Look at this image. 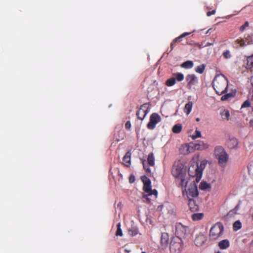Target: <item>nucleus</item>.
Returning a JSON list of instances; mask_svg holds the SVG:
<instances>
[{"label":"nucleus","mask_w":253,"mask_h":253,"mask_svg":"<svg viewBox=\"0 0 253 253\" xmlns=\"http://www.w3.org/2000/svg\"><path fill=\"white\" fill-rule=\"evenodd\" d=\"M141 180L143 183V190L146 194H143L142 199L145 203H151L152 199L149 198L153 196V199H156L158 196V192L156 189H151V182L149 178L146 176L141 177Z\"/></svg>","instance_id":"1"},{"label":"nucleus","mask_w":253,"mask_h":253,"mask_svg":"<svg viewBox=\"0 0 253 253\" xmlns=\"http://www.w3.org/2000/svg\"><path fill=\"white\" fill-rule=\"evenodd\" d=\"M228 81L223 75L216 76L212 82V86L216 93L221 95L227 92Z\"/></svg>","instance_id":"2"},{"label":"nucleus","mask_w":253,"mask_h":253,"mask_svg":"<svg viewBox=\"0 0 253 253\" xmlns=\"http://www.w3.org/2000/svg\"><path fill=\"white\" fill-rule=\"evenodd\" d=\"M224 226L222 223L218 222L213 225L210 230L209 238L211 241L219 240L223 235Z\"/></svg>","instance_id":"3"},{"label":"nucleus","mask_w":253,"mask_h":253,"mask_svg":"<svg viewBox=\"0 0 253 253\" xmlns=\"http://www.w3.org/2000/svg\"><path fill=\"white\" fill-rule=\"evenodd\" d=\"M214 155L218 160L219 165L222 167H224L228 160V155L225 149L221 146H216L214 148Z\"/></svg>","instance_id":"4"},{"label":"nucleus","mask_w":253,"mask_h":253,"mask_svg":"<svg viewBox=\"0 0 253 253\" xmlns=\"http://www.w3.org/2000/svg\"><path fill=\"white\" fill-rule=\"evenodd\" d=\"M182 248L183 245L181 239L177 237L173 238L169 245L171 253H180Z\"/></svg>","instance_id":"5"},{"label":"nucleus","mask_w":253,"mask_h":253,"mask_svg":"<svg viewBox=\"0 0 253 253\" xmlns=\"http://www.w3.org/2000/svg\"><path fill=\"white\" fill-rule=\"evenodd\" d=\"M182 195L183 196L187 199H189V198L193 199L194 197L198 196V191L195 183L194 182L191 183L187 190H186V189L183 190Z\"/></svg>","instance_id":"6"},{"label":"nucleus","mask_w":253,"mask_h":253,"mask_svg":"<svg viewBox=\"0 0 253 253\" xmlns=\"http://www.w3.org/2000/svg\"><path fill=\"white\" fill-rule=\"evenodd\" d=\"M171 173L172 175L177 178L178 177H181L182 176L186 175V169H184V167L182 164L180 163L175 164L171 170Z\"/></svg>","instance_id":"7"},{"label":"nucleus","mask_w":253,"mask_h":253,"mask_svg":"<svg viewBox=\"0 0 253 253\" xmlns=\"http://www.w3.org/2000/svg\"><path fill=\"white\" fill-rule=\"evenodd\" d=\"M161 117L157 113H152L150 117V120L147 125V127L148 129L152 130L154 129L156 125L161 121Z\"/></svg>","instance_id":"8"},{"label":"nucleus","mask_w":253,"mask_h":253,"mask_svg":"<svg viewBox=\"0 0 253 253\" xmlns=\"http://www.w3.org/2000/svg\"><path fill=\"white\" fill-rule=\"evenodd\" d=\"M198 164L191 165L188 169V173L190 176L196 177V180L198 181L201 178V171L199 170Z\"/></svg>","instance_id":"9"},{"label":"nucleus","mask_w":253,"mask_h":253,"mask_svg":"<svg viewBox=\"0 0 253 253\" xmlns=\"http://www.w3.org/2000/svg\"><path fill=\"white\" fill-rule=\"evenodd\" d=\"M188 228L185 226L180 223H178L175 226V234L176 237H184L187 233Z\"/></svg>","instance_id":"10"},{"label":"nucleus","mask_w":253,"mask_h":253,"mask_svg":"<svg viewBox=\"0 0 253 253\" xmlns=\"http://www.w3.org/2000/svg\"><path fill=\"white\" fill-rule=\"evenodd\" d=\"M149 108L148 104L144 103L141 105L136 114L137 118L140 120H143L149 112Z\"/></svg>","instance_id":"11"},{"label":"nucleus","mask_w":253,"mask_h":253,"mask_svg":"<svg viewBox=\"0 0 253 253\" xmlns=\"http://www.w3.org/2000/svg\"><path fill=\"white\" fill-rule=\"evenodd\" d=\"M186 81L187 83V87L189 88L197 84L198 83V80L196 76L194 74H189L186 77Z\"/></svg>","instance_id":"12"},{"label":"nucleus","mask_w":253,"mask_h":253,"mask_svg":"<svg viewBox=\"0 0 253 253\" xmlns=\"http://www.w3.org/2000/svg\"><path fill=\"white\" fill-rule=\"evenodd\" d=\"M194 147L187 144L182 145L179 148L180 153L184 155L188 154L189 153L194 152Z\"/></svg>","instance_id":"13"},{"label":"nucleus","mask_w":253,"mask_h":253,"mask_svg":"<svg viewBox=\"0 0 253 253\" xmlns=\"http://www.w3.org/2000/svg\"><path fill=\"white\" fill-rule=\"evenodd\" d=\"M206 240V237L203 234H199L196 237L194 243L196 246L200 247L202 246Z\"/></svg>","instance_id":"14"},{"label":"nucleus","mask_w":253,"mask_h":253,"mask_svg":"<svg viewBox=\"0 0 253 253\" xmlns=\"http://www.w3.org/2000/svg\"><path fill=\"white\" fill-rule=\"evenodd\" d=\"M188 200V206L189 209L192 212H195L199 210V206L197 204L195 200L192 198L187 199Z\"/></svg>","instance_id":"15"},{"label":"nucleus","mask_w":253,"mask_h":253,"mask_svg":"<svg viewBox=\"0 0 253 253\" xmlns=\"http://www.w3.org/2000/svg\"><path fill=\"white\" fill-rule=\"evenodd\" d=\"M190 34V33L185 32L183 34H182L181 35H180L179 37L175 38L171 42L170 44V47L171 49H173V48L175 46L176 43L177 42H179L182 41V39L185 37L186 36L189 35Z\"/></svg>","instance_id":"16"},{"label":"nucleus","mask_w":253,"mask_h":253,"mask_svg":"<svg viewBox=\"0 0 253 253\" xmlns=\"http://www.w3.org/2000/svg\"><path fill=\"white\" fill-rule=\"evenodd\" d=\"M123 164L127 167H129L131 165V153L127 152L123 159Z\"/></svg>","instance_id":"17"},{"label":"nucleus","mask_w":253,"mask_h":253,"mask_svg":"<svg viewBox=\"0 0 253 253\" xmlns=\"http://www.w3.org/2000/svg\"><path fill=\"white\" fill-rule=\"evenodd\" d=\"M187 178V177L186 176V175L184 176H182L181 177H178L177 178H176L177 181H179V185L180 186L182 191L183 190L186 189V187L187 186L188 183Z\"/></svg>","instance_id":"18"},{"label":"nucleus","mask_w":253,"mask_h":253,"mask_svg":"<svg viewBox=\"0 0 253 253\" xmlns=\"http://www.w3.org/2000/svg\"><path fill=\"white\" fill-rule=\"evenodd\" d=\"M238 141L235 137H230L227 141V145L229 148H236L238 145Z\"/></svg>","instance_id":"19"},{"label":"nucleus","mask_w":253,"mask_h":253,"mask_svg":"<svg viewBox=\"0 0 253 253\" xmlns=\"http://www.w3.org/2000/svg\"><path fill=\"white\" fill-rule=\"evenodd\" d=\"M209 147V145L207 143H204L203 141H200L198 143L194 145V150H203L207 149Z\"/></svg>","instance_id":"20"},{"label":"nucleus","mask_w":253,"mask_h":253,"mask_svg":"<svg viewBox=\"0 0 253 253\" xmlns=\"http://www.w3.org/2000/svg\"><path fill=\"white\" fill-rule=\"evenodd\" d=\"M169 238L168 234L163 233L161 235V242L162 246L166 247L169 243Z\"/></svg>","instance_id":"21"},{"label":"nucleus","mask_w":253,"mask_h":253,"mask_svg":"<svg viewBox=\"0 0 253 253\" xmlns=\"http://www.w3.org/2000/svg\"><path fill=\"white\" fill-rule=\"evenodd\" d=\"M218 247L221 250L227 249L230 246V243L228 240L224 239L218 243Z\"/></svg>","instance_id":"22"},{"label":"nucleus","mask_w":253,"mask_h":253,"mask_svg":"<svg viewBox=\"0 0 253 253\" xmlns=\"http://www.w3.org/2000/svg\"><path fill=\"white\" fill-rule=\"evenodd\" d=\"M246 68L252 70L253 68V54L247 57Z\"/></svg>","instance_id":"23"},{"label":"nucleus","mask_w":253,"mask_h":253,"mask_svg":"<svg viewBox=\"0 0 253 253\" xmlns=\"http://www.w3.org/2000/svg\"><path fill=\"white\" fill-rule=\"evenodd\" d=\"M193 107V103L191 101L188 102L184 106L183 111L187 115L190 114Z\"/></svg>","instance_id":"24"},{"label":"nucleus","mask_w":253,"mask_h":253,"mask_svg":"<svg viewBox=\"0 0 253 253\" xmlns=\"http://www.w3.org/2000/svg\"><path fill=\"white\" fill-rule=\"evenodd\" d=\"M193 62L192 61H186L181 65V67L185 69H191L193 67Z\"/></svg>","instance_id":"25"},{"label":"nucleus","mask_w":253,"mask_h":253,"mask_svg":"<svg viewBox=\"0 0 253 253\" xmlns=\"http://www.w3.org/2000/svg\"><path fill=\"white\" fill-rule=\"evenodd\" d=\"M200 189L203 190H210L211 188V186L210 184L205 182L202 181L200 184Z\"/></svg>","instance_id":"26"},{"label":"nucleus","mask_w":253,"mask_h":253,"mask_svg":"<svg viewBox=\"0 0 253 253\" xmlns=\"http://www.w3.org/2000/svg\"><path fill=\"white\" fill-rule=\"evenodd\" d=\"M147 163L150 166H154L155 165V158L152 153L149 154L147 158Z\"/></svg>","instance_id":"27"},{"label":"nucleus","mask_w":253,"mask_h":253,"mask_svg":"<svg viewBox=\"0 0 253 253\" xmlns=\"http://www.w3.org/2000/svg\"><path fill=\"white\" fill-rule=\"evenodd\" d=\"M204 217L203 213H195L192 215V219L194 221H198L202 219Z\"/></svg>","instance_id":"28"},{"label":"nucleus","mask_w":253,"mask_h":253,"mask_svg":"<svg viewBox=\"0 0 253 253\" xmlns=\"http://www.w3.org/2000/svg\"><path fill=\"white\" fill-rule=\"evenodd\" d=\"M220 115L223 119L228 120L230 116L229 111L224 109L220 113Z\"/></svg>","instance_id":"29"},{"label":"nucleus","mask_w":253,"mask_h":253,"mask_svg":"<svg viewBox=\"0 0 253 253\" xmlns=\"http://www.w3.org/2000/svg\"><path fill=\"white\" fill-rule=\"evenodd\" d=\"M182 126L181 124H176L174 125L172 129V130L174 133H178L181 132Z\"/></svg>","instance_id":"30"},{"label":"nucleus","mask_w":253,"mask_h":253,"mask_svg":"<svg viewBox=\"0 0 253 253\" xmlns=\"http://www.w3.org/2000/svg\"><path fill=\"white\" fill-rule=\"evenodd\" d=\"M173 75L175 80H176L178 82H181L184 79V75L181 73H174Z\"/></svg>","instance_id":"31"},{"label":"nucleus","mask_w":253,"mask_h":253,"mask_svg":"<svg viewBox=\"0 0 253 253\" xmlns=\"http://www.w3.org/2000/svg\"><path fill=\"white\" fill-rule=\"evenodd\" d=\"M235 42L239 44L240 47H244L247 45V44L244 39H238L235 41Z\"/></svg>","instance_id":"32"},{"label":"nucleus","mask_w":253,"mask_h":253,"mask_svg":"<svg viewBox=\"0 0 253 253\" xmlns=\"http://www.w3.org/2000/svg\"><path fill=\"white\" fill-rule=\"evenodd\" d=\"M175 79L173 77L167 80L166 82V85L168 86L173 85L175 84Z\"/></svg>","instance_id":"33"},{"label":"nucleus","mask_w":253,"mask_h":253,"mask_svg":"<svg viewBox=\"0 0 253 253\" xmlns=\"http://www.w3.org/2000/svg\"><path fill=\"white\" fill-rule=\"evenodd\" d=\"M206 65L202 64L197 67L195 69V71L198 73L202 74L205 69Z\"/></svg>","instance_id":"34"},{"label":"nucleus","mask_w":253,"mask_h":253,"mask_svg":"<svg viewBox=\"0 0 253 253\" xmlns=\"http://www.w3.org/2000/svg\"><path fill=\"white\" fill-rule=\"evenodd\" d=\"M233 229L235 231L238 230L239 229H241L242 227V224L241 222L239 220H237L235 221L233 224Z\"/></svg>","instance_id":"35"},{"label":"nucleus","mask_w":253,"mask_h":253,"mask_svg":"<svg viewBox=\"0 0 253 253\" xmlns=\"http://www.w3.org/2000/svg\"><path fill=\"white\" fill-rule=\"evenodd\" d=\"M117 231L116 232V236H123V232H122V230L121 228V223H118L117 225Z\"/></svg>","instance_id":"36"},{"label":"nucleus","mask_w":253,"mask_h":253,"mask_svg":"<svg viewBox=\"0 0 253 253\" xmlns=\"http://www.w3.org/2000/svg\"><path fill=\"white\" fill-rule=\"evenodd\" d=\"M247 45L253 43L252 35H249L245 39Z\"/></svg>","instance_id":"37"},{"label":"nucleus","mask_w":253,"mask_h":253,"mask_svg":"<svg viewBox=\"0 0 253 253\" xmlns=\"http://www.w3.org/2000/svg\"><path fill=\"white\" fill-rule=\"evenodd\" d=\"M233 96V94L232 93H227L224 95H223L221 98V100L222 101H225L228 100L229 98L232 97Z\"/></svg>","instance_id":"38"},{"label":"nucleus","mask_w":253,"mask_h":253,"mask_svg":"<svg viewBox=\"0 0 253 253\" xmlns=\"http://www.w3.org/2000/svg\"><path fill=\"white\" fill-rule=\"evenodd\" d=\"M142 164L143 168L145 170L146 172L147 173H150L151 169L149 168V166L146 164V160H144L142 161Z\"/></svg>","instance_id":"39"},{"label":"nucleus","mask_w":253,"mask_h":253,"mask_svg":"<svg viewBox=\"0 0 253 253\" xmlns=\"http://www.w3.org/2000/svg\"><path fill=\"white\" fill-rule=\"evenodd\" d=\"M206 165V162L204 161H202L200 163V166H199V170L201 171V176L202 177V171L205 168Z\"/></svg>","instance_id":"40"},{"label":"nucleus","mask_w":253,"mask_h":253,"mask_svg":"<svg viewBox=\"0 0 253 253\" xmlns=\"http://www.w3.org/2000/svg\"><path fill=\"white\" fill-rule=\"evenodd\" d=\"M128 234L131 236H135L138 234V230L136 229H130L128 230Z\"/></svg>","instance_id":"41"},{"label":"nucleus","mask_w":253,"mask_h":253,"mask_svg":"<svg viewBox=\"0 0 253 253\" xmlns=\"http://www.w3.org/2000/svg\"><path fill=\"white\" fill-rule=\"evenodd\" d=\"M192 139H195L197 138L201 137V131L198 130H196L195 131V134H193L191 136Z\"/></svg>","instance_id":"42"},{"label":"nucleus","mask_w":253,"mask_h":253,"mask_svg":"<svg viewBox=\"0 0 253 253\" xmlns=\"http://www.w3.org/2000/svg\"><path fill=\"white\" fill-rule=\"evenodd\" d=\"M249 26V23L248 21L245 22V23L240 27V31L243 32L246 28Z\"/></svg>","instance_id":"43"},{"label":"nucleus","mask_w":253,"mask_h":253,"mask_svg":"<svg viewBox=\"0 0 253 253\" xmlns=\"http://www.w3.org/2000/svg\"><path fill=\"white\" fill-rule=\"evenodd\" d=\"M250 81L252 84V87L250 89L249 94L252 96V99H253V76L251 77Z\"/></svg>","instance_id":"44"},{"label":"nucleus","mask_w":253,"mask_h":253,"mask_svg":"<svg viewBox=\"0 0 253 253\" xmlns=\"http://www.w3.org/2000/svg\"><path fill=\"white\" fill-rule=\"evenodd\" d=\"M251 103L249 100H246L242 105L241 109H242L243 108L245 107H249L250 106Z\"/></svg>","instance_id":"45"},{"label":"nucleus","mask_w":253,"mask_h":253,"mask_svg":"<svg viewBox=\"0 0 253 253\" xmlns=\"http://www.w3.org/2000/svg\"><path fill=\"white\" fill-rule=\"evenodd\" d=\"M223 56L224 58L225 59L230 58L231 57L230 51L229 50H226V51H224L223 53Z\"/></svg>","instance_id":"46"},{"label":"nucleus","mask_w":253,"mask_h":253,"mask_svg":"<svg viewBox=\"0 0 253 253\" xmlns=\"http://www.w3.org/2000/svg\"><path fill=\"white\" fill-rule=\"evenodd\" d=\"M135 180V176L133 174H131L129 177V182L130 183H133Z\"/></svg>","instance_id":"47"},{"label":"nucleus","mask_w":253,"mask_h":253,"mask_svg":"<svg viewBox=\"0 0 253 253\" xmlns=\"http://www.w3.org/2000/svg\"><path fill=\"white\" fill-rule=\"evenodd\" d=\"M131 123H130V121H127L126 123V124H125V127L126 129H130V127H131Z\"/></svg>","instance_id":"48"},{"label":"nucleus","mask_w":253,"mask_h":253,"mask_svg":"<svg viewBox=\"0 0 253 253\" xmlns=\"http://www.w3.org/2000/svg\"><path fill=\"white\" fill-rule=\"evenodd\" d=\"M215 10H212V11H208L207 12V15L208 16H211V15H213L215 13Z\"/></svg>","instance_id":"49"},{"label":"nucleus","mask_w":253,"mask_h":253,"mask_svg":"<svg viewBox=\"0 0 253 253\" xmlns=\"http://www.w3.org/2000/svg\"><path fill=\"white\" fill-rule=\"evenodd\" d=\"M249 124L251 126H253V119L250 121Z\"/></svg>","instance_id":"50"},{"label":"nucleus","mask_w":253,"mask_h":253,"mask_svg":"<svg viewBox=\"0 0 253 253\" xmlns=\"http://www.w3.org/2000/svg\"><path fill=\"white\" fill-rule=\"evenodd\" d=\"M251 167H252V166L251 165V166H249V167H248V170H249V172H250V170H251Z\"/></svg>","instance_id":"51"},{"label":"nucleus","mask_w":253,"mask_h":253,"mask_svg":"<svg viewBox=\"0 0 253 253\" xmlns=\"http://www.w3.org/2000/svg\"><path fill=\"white\" fill-rule=\"evenodd\" d=\"M252 219L253 220V212L251 214Z\"/></svg>","instance_id":"52"},{"label":"nucleus","mask_w":253,"mask_h":253,"mask_svg":"<svg viewBox=\"0 0 253 253\" xmlns=\"http://www.w3.org/2000/svg\"><path fill=\"white\" fill-rule=\"evenodd\" d=\"M211 43H209V42H208V43H207L206 46L210 45H211Z\"/></svg>","instance_id":"53"},{"label":"nucleus","mask_w":253,"mask_h":253,"mask_svg":"<svg viewBox=\"0 0 253 253\" xmlns=\"http://www.w3.org/2000/svg\"><path fill=\"white\" fill-rule=\"evenodd\" d=\"M196 121H197V122L199 121H200V119H199V118H197L196 119Z\"/></svg>","instance_id":"54"},{"label":"nucleus","mask_w":253,"mask_h":253,"mask_svg":"<svg viewBox=\"0 0 253 253\" xmlns=\"http://www.w3.org/2000/svg\"><path fill=\"white\" fill-rule=\"evenodd\" d=\"M251 245H252V246L253 247V241H252Z\"/></svg>","instance_id":"55"},{"label":"nucleus","mask_w":253,"mask_h":253,"mask_svg":"<svg viewBox=\"0 0 253 253\" xmlns=\"http://www.w3.org/2000/svg\"><path fill=\"white\" fill-rule=\"evenodd\" d=\"M141 253H146L145 252H142Z\"/></svg>","instance_id":"56"},{"label":"nucleus","mask_w":253,"mask_h":253,"mask_svg":"<svg viewBox=\"0 0 253 253\" xmlns=\"http://www.w3.org/2000/svg\"><path fill=\"white\" fill-rule=\"evenodd\" d=\"M238 207V205L236 206V208H237Z\"/></svg>","instance_id":"57"}]
</instances>
